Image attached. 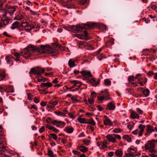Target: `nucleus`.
Returning <instances> with one entry per match:
<instances>
[{"instance_id": "obj_38", "label": "nucleus", "mask_w": 157, "mask_h": 157, "mask_svg": "<svg viewBox=\"0 0 157 157\" xmlns=\"http://www.w3.org/2000/svg\"><path fill=\"white\" fill-rule=\"evenodd\" d=\"M6 77V74L4 71L0 72V81L3 80Z\"/></svg>"}, {"instance_id": "obj_34", "label": "nucleus", "mask_w": 157, "mask_h": 157, "mask_svg": "<svg viewBox=\"0 0 157 157\" xmlns=\"http://www.w3.org/2000/svg\"><path fill=\"white\" fill-rule=\"evenodd\" d=\"M54 113L57 116L65 117L66 115L63 112H60V111L57 110L54 112Z\"/></svg>"}, {"instance_id": "obj_52", "label": "nucleus", "mask_w": 157, "mask_h": 157, "mask_svg": "<svg viewBox=\"0 0 157 157\" xmlns=\"http://www.w3.org/2000/svg\"><path fill=\"white\" fill-rule=\"evenodd\" d=\"M113 132L114 133H118L121 132V129L119 128H115L113 130Z\"/></svg>"}, {"instance_id": "obj_23", "label": "nucleus", "mask_w": 157, "mask_h": 157, "mask_svg": "<svg viewBox=\"0 0 157 157\" xmlns=\"http://www.w3.org/2000/svg\"><path fill=\"white\" fill-rule=\"evenodd\" d=\"M11 28L13 29H21V25L18 21H16L12 24Z\"/></svg>"}, {"instance_id": "obj_1", "label": "nucleus", "mask_w": 157, "mask_h": 157, "mask_svg": "<svg viewBox=\"0 0 157 157\" xmlns=\"http://www.w3.org/2000/svg\"><path fill=\"white\" fill-rule=\"evenodd\" d=\"M63 28L65 29H106L107 26L106 25L101 23H92L88 22L86 24H82L77 25L76 26H63Z\"/></svg>"}, {"instance_id": "obj_53", "label": "nucleus", "mask_w": 157, "mask_h": 157, "mask_svg": "<svg viewBox=\"0 0 157 157\" xmlns=\"http://www.w3.org/2000/svg\"><path fill=\"white\" fill-rule=\"evenodd\" d=\"M113 135L115 139L120 140L121 138V136L119 135L113 134Z\"/></svg>"}, {"instance_id": "obj_25", "label": "nucleus", "mask_w": 157, "mask_h": 157, "mask_svg": "<svg viewBox=\"0 0 157 157\" xmlns=\"http://www.w3.org/2000/svg\"><path fill=\"white\" fill-rule=\"evenodd\" d=\"M82 116H80L77 118V120L79 123L81 124H87L88 119L84 118H81Z\"/></svg>"}, {"instance_id": "obj_44", "label": "nucleus", "mask_w": 157, "mask_h": 157, "mask_svg": "<svg viewBox=\"0 0 157 157\" xmlns=\"http://www.w3.org/2000/svg\"><path fill=\"white\" fill-rule=\"evenodd\" d=\"M98 55L97 58L100 60H101L102 58H105L106 57L105 55L103 53H101L100 55Z\"/></svg>"}, {"instance_id": "obj_39", "label": "nucleus", "mask_w": 157, "mask_h": 157, "mask_svg": "<svg viewBox=\"0 0 157 157\" xmlns=\"http://www.w3.org/2000/svg\"><path fill=\"white\" fill-rule=\"evenodd\" d=\"M142 93L144 94L145 97H147L149 94L150 91L148 89H146L145 90L142 91Z\"/></svg>"}, {"instance_id": "obj_32", "label": "nucleus", "mask_w": 157, "mask_h": 157, "mask_svg": "<svg viewBox=\"0 0 157 157\" xmlns=\"http://www.w3.org/2000/svg\"><path fill=\"white\" fill-rule=\"evenodd\" d=\"M48 155L51 157L56 156V155L54 154L53 151L49 148H48Z\"/></svg>"}, {"instance_id": "obj_9", "label": "nucleus", "mask_w": 157, "mask_h": 157, "mask_svg": "<svg viewBox=\"0 0 157 157\" xmlns=\"http://www.w3.org/2000/svg\"><path fill=\"white\" fill-rule=\"evenodd\" d=\"M135 77L133 75H130L128 78L129 85H132L133 87L137 86L136 82H135Z\"/></svg>"}, {"instance_id": "obj_4", "label": "nucleus", "mask_w": 157, "mask_h": 157, "mask_svg": "<svg viewBox=\"0 0 157 157\" xmlns=\"http://www.w3.org/2000/svg\"><path fill=\"white\" fill-rule=\"evenodd\" d=\"M25 16V13L21 11L17 12L15 14V17L14 18V20L21 21L23 19Z\"/></svg>"}, {"instance_id": "obj_61", "label": "nucleus", "mask_w": 157, "mask_h": 157, "mask_svg": "<svg viewBox=\"0 0 157 157\" xmlns=\"http://www.w3.org/2000/svg\"><path fill=\"white\" fill-rule=\"evenodd\" d=\"M55 107L54 106H52V105H47V109L48 110H49L50 109H53Z\"/></svg>"}, {"instance_id": "obj_20", "label": "nucleus", "mask_w": 157, "mask_h": 157, "mask_svg": "<svg viewBox=\"0 0 157 157\" xmlns=\"http://www.w3.org/2000/svg\"><path fill=\"white\" fill-rule=\"evenodd\" d=\"M145 127L144 125L140 124L138 126V128L140 129V131L139 132L138 135L140 136H142L143 135V133L144 131V129Z\"/></svg>"}, {"instance_id": "obj_28", "label": "nucleus", "mask_w": 157, "mask_h": 157, "mask_svg": "<svg viewBox=\"0 0 157 157\" xmlns=\"http://www.w3.org/2000/svg\"><path fill=\"white\" fill-rule=\"evenodd\" d=\"M52 83L47 82L45 83H41L40 86L41 87H47V88L52 86Z\"/></svg>"}, {"instance_id": "obj_19", "label": "nucleus", "mask_w": 157, "mask_h": 157, "mask_svg": "<svg viewBox=\"0 0 157 157\" xmlns=\"http://www.w3.org/2000/svg\"><path fill=\"white\" fill-rule=\"evenodd\" d=\"M108 108L109 110H113L115 109V105L114 103L112 102L109 103L107 105L106 109Z\"/></svg>"}, {"instance_id": "obj_3", "label": "nucleus", "mask_w": 157, "mask_h": 157, "mask_svg": "<svg viewBox=\"0 0 157 157\" xmlns=\"http://www.w3.org/2000/svg\"><path fill=\"white\" fill-rule=\"evenodd\" d=\"M142 74H137L135 77L136 79H138V83L140 86H144L146 83L147 81V78L144 77H142Z\"/></svg>"}, {"instance_id": "obj_42", "label": "nucleus", "mask_w": 157, "mask_h": 157, "mask_svg": "<svg viewBox=\"0 0 157 157\" xmlns=\"http://www.w3.org/2000/svg\"><path fill=\"white\" fill-rule=\"evenodd\" d=\"M82 142L86 146H88L91 143V141L90 140L84 139L82 140Z\"/></svg>"}, {"instance_id": "obj_51", "label": "nucleus", "mask_w": 157, "mask_h": 157, "mask_svg": "<svg viewBox=\"0 0 157 157\" xmlns=\"http://www.w3.org/2000/svg\"><path fill=\"white\" fill-rule=\"evenodd\" d=\"M5 86L3 85H0V92H5Z\"/></svg>"}, {"instance_id": "obj_31", "label": "nucleus", "mask_w": 157, "mask_h": 157, "mask_svg": "<svg viewBox=\"0 0 157 157\" xmlns=\"http://www.w3.org/2000/svg\"><path fill=\"white\" fill-rule=\"evenodd\" d=\"M75 61L72 59H70L68 61V65L70 67H72L75 66Z\"/></svg>"}, {"instance_id": "obj_24", "label": "nucleus", "mask_w": 157, "mask_h": 157, "mask_svg": "<svg viewBox=\"0 0 157 157\" xmlns=\"http://www.w3.org/2000/svg\"><path fill=\"white\" fill-rule=\"evenodd\" d=\"M45 45H40V47L39 48H36V51L41 54H44L45 49Z\"/></svg>"}, {"instance_id": "obj_64", "label": "nucleus", "mask_w": 157, "mask_h": 157, "mask_svg": "<svg viewBox=\"0 0 157 157\" xmlns=\"http://www.w3.org/2000/svg\"><path fill=\"white\" fill-rule=\"evenodd\" d=\"M39 132L40 133L44 132V126H42L41 128H40Z\"/></svg>"}, {"instance_id": "obj_40", "label": "nucleus", "mask_w": 157, "mask_h": 157, "mask_svg": "<svg viewBox=\"0 0 157 157\" xmlns=\"http://www.w3.org/2000/svg\"><path fill=\"white\" fill-rule=\"evenodd\" d=\"M21 25V28L22 27L23 29H25L26 27H28L29 24L27 22H22L21 24H20Z\"/></svg>"}, {"instance_id": "obj_45", "label": "nucleus", "mask_w": 157, "mask_h": 157, "mask_svg": "<svg viewBox=\"0 0 157 157\" xmlns=\"http://www.w3.org/2000/svg\"><path fill=\"white\" fill-rule=\"evenodd\" d=\"M100 94H99V96H97V99L99 101H102L105 99V96L103 95V96H100Z\"/></svg>"}, {"instance_id": "obj_7", "label": "nucleus", "mask_w": 157, "mask_h": 157, "mask_svg": "<svg viewBox=\"0 0 157 157\" xmlns=\"http://www.w3.org/2000/svg\"><path fill=\"white\" fill-rule=\"evenodd\" d=\"M16 7L13 6H10L8 8L6 12L8 18H10L9 16L10 17V18H11L14 12L16 11Z\"/></svg>"}, {"instance_id": "obj_22", "label": "nucleus", "mask_w": 157, "mask_h": 157, "mask_svg": "<svg viewBox=\"0 0 157 157\" xmlns=\"http://www.w3.org/2000/svg\"><path fill=\"white\" fill-rule=\"evenodd\" d=\"M74 128L71 126L66 127L64 129V131L68 133H71L74 131Z\"/></svg>"}, {"instance_id": "obj_17", "label": "nucleus", "mask_w": 157, "mask_h": 157, "mask_svg": "<svg viewBox=\"0 0 157 157\" xmlns=\"http://www.w3.org/2000/svg\"><path fill=\"white\" fill-rule=\"evenodd\" d=\"M104 117L106 118V119L103 120L104 124L105 125H112L113 124V122L109 118L106 116H104Z\"/></svg>"}, {"instance_id": "obj_49", "label": "nucleus", "mask_w": 157, "mask_h": 157, "mask_svg": "<svg viewBox=\"0 0 157 157\" xmlns=\"http://www.w3.org/2000/svg\"><path fill=\"white\" fill-rule=\"evenodd\" d=\"M28 99L29 100H32L33 95L30 93H27Z\"/></svg>"}, {"instance_id": "obj_12", "label": "nucleus", "mask_w": 157, "mask_h": 157, "mask_svg": "<svg viewBox=\"0 0 157 157\" xmlns=\"http://www.w3.org/2000/svg\"><path fill=\"white\" fill-rule=\"evenodd\" d=\"M32 55L25 48V50L21 52V56L26 59H27L29 57H30Z\"/></svg>"}, {"instance_id": "obj_43", "label": "nucleus", "mask_w": 157, "mask_h": 157, "mask_svg": "<svg viewBox=\"0 0 157 157\" xmlns=\"http://www.w3.org/2000/svg\"><path fill=\"white\" fill-rule=\"evenodd\" d=\"M58 101H50L49 102V104L50 105L54 106L55 107V106L56 105L58 104Z\"/></svg>"}, {"instance_id": "obj_10", "label": "nucleus", "mask_w": 157, "mask_h": 157, "mask_svg": "<svg viewBox=\"0 0 157 157\" xmlns=\"http://www.w3.org/2000/svg\"><path fill=\"white\" fill-rule=\"evenodd\" d=\"M82 74V76L86 78V80L88 79V78L92 77V75L91 72L89 71L82 70L80 72Z\"/></svg>"}, {"instance_id": "obj_56", "label": "nucleus", "mask_w": 157, "mask_h": 157, "mask_svg": "<svg viewBox=\"0 0 157 157\" xmlns=\"http://www.w3.org/2000/svg\"><path fill=\"white\" fill-rule=\"evenodd\" d=\"M40 100L39 98L37 97H36L34 98V101L35 103H37L39 102Z\"/></svg>"}, {"instance_id": "obj_6", "label": "nucleus", "mask_w": 157, "mask_h": 157, "mask_svg": "<svg viewBox=\"0 0 157 157\" xmlns=\"http://www.w3.org/2000/svg\"><path fill=\"white\" fill-rule=\"evenodd\" d=\"M45 46L44 54H52V56H55L56 54L58 53V51H56L55 52L54 50L51 48L49 45Z\"/></svg>"}, {"instance_id": "obj_2", "label": "nucleus", "mask_w": 157, "mask_h": 157, "mask_svg": "<svg viewBox=\"0 0 157 157\" xmlns=\"http://www.w3.org/2000/svg\"><path fill=\"white\" fill-rule=\"evenodd\" d=\"M44 71L45 69L44 68L37 67L35 68H31L29 73L30 75L34 74V75H37V76L36 77V78L37 76H40L41 74L44 73Z\"/></svg>"}, {"instance_id": "obj_11", "label": "nucleus", "mask_w": 157, "mask_h": 157, "mask_svg": "<svg viewBox=\"0 0 157 157\" xmlns=\"http://www.w3.org/2000/svg\"><path fill=\"white\" fill-rule=\"evenodd\" d=\"M154 131L153 127L151 125H148L147 126V128L146 129V132L145 136L146 137L149 136L150 134Z\"/></svg>"}, {"instance_id": "obj_29", "label": "nucleus", "mask_w": 157, "mask_h": 157, "mask_svg": "<svg viewBox=\"0 0 157 157\" xmlns=\"http://www.w3.org/2000/svg\"><path fill=\"white\" fill-rule=\"evenodd\" d=\"M6 59L8 64H10V66L13 64V62L12 59V58L10 56H6Z\"/></svg>"}, {"instance_id": "obj_35", "label": "nucleus", "mask_w": 157, "mask_h": 157, "mask_svg": "<svg viewBox=\"0 0 157 157\" xmlns=\"http://www.w3.org/2000/svg\"><path fill=\"white\" fill-rule=\"evenodd\" d=\"M87 124H89L92 126H95L96 125V123L92 118L90 119H88Z\"/></svg>"}, {"instance_id": "obj_18", "label": "nucleus", "mask_w": 157, "mask_h": 157, "mask_svg": "<svg viewBox=\"0 0 157 157\" xmlns=\"http://www.w3.org/2000/svg\"><path fill=\"white\" fill-rule=\"evenodd\" d=\"M8 18L6 11L3 9H0V18Z\"/></svg>"}, {"instance_id": "obj_14", "label": "nucleus", "mask_w": 157, "mask_h": 157, "mask_svg": "<svg viewBox=\"0 0 157 157\" xmlns=\"http://www.w3.org/2000/svg\"><path fill=\"white\" fill-rule=\"evenodd\" d=\"M25 49L30 53H31V54L34 52H36V47L32 45H28Z\"/></svg>"}, {"instance_id": "obj_27", "label": "nucleus", "mask_w": 157, "mask_h": 157, "mask_svg": "<svg viewBox=\"0 0 157 157\" xmlns=\"http://www.w3.org/2000/svg\"><path fill=\"white\" fill-rule=\"evenodd\" d=\"M13 54L15 57V60L16 62L20 61L21 60V59H20L21 56V52L20 53H19L18 52H15Z\"/></svg>"}, {"instance_id": "obj_8", "label": "nucleus", "mask_w": 157, "mask_h": 157, "mask_svg": "<svg viewBox=\"0 0 157 157\" xmlns=\"http://www.w3.org/2000/svg\"><path fill=\"white\" fill-rule=\"evenodd\" d=\"M3 138L0 139V145L3 142ZM7 152V151L5 147L0 146V155H2L3 156H7L8 155L6 154Z\"/></svg>"}, {"instance_id": "obj_46", "label": "nucleus", "mask_w": 157, "mask_h": 157, "mask_svg": "<svg viewBox=\"0 0 157 157\" xmlns=\"http://www.w3.org/2000/svg\"><path fill=\"white\" fill-rule=\"evenodd\" d=\"M3 22V24L0 23V28L3 26L7 24L8 23V19H5L4 20Z\"/></svg>"}, {"instance_id": "obj_5", "label": "nucleus", "mask_w": 157, "mask_h": 157, "mask_svg": "<svg viewBox=\"0 0 157 157\" xmlns=\"http://www.w3.org/2000/svg\"><path fill=\"white\" fill-rule=\"evenodd\" d=\"M74 36H76L79 39H85L88 40L89 39V37L88 35V33L86 30H85L83 32V34H75Z\"/></svg>"}, {"instance_id": "obj_36", "label": "nucleus", "mask_w": 157, "mask_h": 157, "mask_svg": "<svg viewBox=\"0 0 157 157\" xmlns=\"http://www.w3.org/2000/svg\"><path fill=\"white\" fill-rule=\"evenodd\" d=\"M115 155L118 157H121L123 155V152L122 150H117L115 152Z\"/></svg>"}, {"instance_id": "obj_58", "label": "nucleus", "mask_w": 157, "mask_h": 157, "mask_svg": "<svg viewBox=\"0 0 157 157\" xmlns=\"http://www.w3.org/2000/svg\"><path fill=\"white\" fill-rule=\"evenodd\" d=\"M71 32L75 33H80L82 32V30H70Z\"/></svg>"}, {"instance_id": "obj_55", "label": "nucleus", "mask_w": 157, "mask_h": 157, "mask_svg": "<svg viewBox=\"0 0 157 157\" xmlns=\"http://www.w3.org/2000/svg\"><path fill=\"white\" fill-rule=\"evenodd\" d=\"M91 98L94 100L96 97V93L95 92H92L91 93Z\"/></svg>"}, {"instance_id": "obj_37", "label": "nucleus", "mask_w": 157, "mask_h": 157, "mask_svg": "<svg viewBox=\"0 0 157 157\" xmlns=\"http://www.w3.org/2000/svg\"><path fill=\"white\" fill-rule=\"evenodd\" d=\"M132 151H133L134 152H135V151L134 149L132 148H129L127 150V151L129 153V154H130V156H137V155H134V152H131Z\"/></svg>"}, {"instance_id": "obj_21", "label": "nucleus", "mask_w": 157, "mask_h": 157, "mask_svg": "<svg viewBox=\"0 0 157 157\" xmlns=\"http://www.w3.org/2000/svg\"><path fill=\"white\" fill-rule=\"evenodd\" d=\"M77 149L82 152L84 153L88 151V148L86 147L83 146H79L77 147Z\"/></svg>"}, {"instance_id": "obj_30", "label": "nucleus", "mask_w": 157, "mask_h": 157, "mask_svg": "<svg viewBox=\"0 0 157 157\" xmlns=\"http://www.w3.org/2000/svg\"><path fill=\"white\" fill-rule=\"evenodd\" d=\"M154 141V140L152 139L151 140L147 141V144L151 148H154L155 147V144Z\"/></svg>"}, {"instance_id": "obj_62", "label": "nucleus", "mask_w": 157, "mask_h": 157, "mask_svg": "<svg viewBox=\"0 0 157 157\" xmlns=\"http://www.w3.org/2000/svg\"><path fill=\"white\" fill-rule=\"evenodd\" d=\"M29 109H33L36 111L37 110V108L36 106L35 105H32L31 107L29 108Z\"/></svg>"}, {"instance_id": "obj_59", "label": "nucleus", "mask_w": 157, "mask_h": 157, "mask_svg": "<svg viewBox=\"0 0 157 157\" xmlns=\"http://www.w3.org/2000/svg\"><path fill=\"white\" fill-rule=\"evenodd\" d=\"M147 75L151 77L154 74V73L152 71H149L147 73Z\"/></svg>"}, {"instance_id": "obj_26", "label": "nucleus", "mask_w": 157, "mask_h": 157, "mask_svg": "<svg viewBox=\"0 0 157 157\" xmlns=\"http://www.w3.org/2000/svg\"><path fill=\"white\" fill-rule=\"evenodd\" d=\"M5 87V92L7 93H13L14 92L13 90V87L12 86H6Z\"/></svg>"}, {"instance_id": "obj_13", "label": "nucleus", "mask_w": 157, "mask_h": 157, "mask_svg": "<svg viewBox=\"0 0 157 157\" xmlns=\"http://www.w3.org/2000/svg\"><path fill=\"white\" fill-rule=\"evenodd\" d=\"M100 82V79L99 78L97 79V82L96 81V78H93L91 80H90V82L92 86H97L99 84Z\"/></svg>"}, {"instance_id": "obj_48", "label": "nucleus", "mask_w": 157, "mask_h": 157, "mask_svg": "<svg viewBox=\"0 0 157 157\" xmlns=\"http://www.w3.org/2000/svg\"><path fill=\"white\" fill-rule=\"evenodd\" d=\"M106 94L107 96H105V99L106 100L110 99L111 98L110 97L109 93L108 92L106 91L105 93V94L106 95Z\"/></svg>"}, {"instance_id": "obj_47", "label": "nucleus", "mask_w": 157, "mask_h": 157, "mask_svg": "<svg viewBox=\"0 0 157 157\" xmlns=\"http://www.w3.org/2000/svg\"><path fill=\"white\" fill-rule=\"evenodd\" d=\"M3 128L2 126L0 125V139L4 138V136L2 133Z\"/></svg>"}, {"instance_id": "obj_41", "label": "nucleus", "mask_w": 157, "mask_h": 157, "mask_svg": "<svg viewBox=\"0 0 157 157\" xmlns=\"http://www.w3.org/2000/svg\"><path fill=\"white\" fill-rule=\"evenodd\" d=\"M104 84L107 86H109L111 85V82L109 79H106L104 81Z\"/></svg>"}, {"instance_id": "obj_57", "label": "nucleus", "mask_w": 157, "mask_h": 157, "mask_svg": "<svg viewBox=\"0 0 157 157\" xmlns=\"http://www.w3.org/2000/svg\"><path fill=\"white\" fill-rule=\"evenodd\" d=\"M135 112L133 111H132L131 113L130 117L133 119H135L136 117H135Z\"/></svg>"}, {"instance_id": "obj_54", "label": "nucleus", "mask_w": 157, "mask_h": 157, "mask_svg": "<svg viewBox=\"0 0 157 157\" xmlns=\"http://www.w3.org/2000/svg\"><path fill=\"white\" fill-rule=\"evenodd\" d=\"M101 147H100V148L102 149H104L107 147V145H105L102 141H101Z\"/></svg>"}, {"instance_id": "obj_63", "label": "nucleus", "mask_w": 157, "mask_h": 157, "mask_svg": "<svg viewBox=\"0 0 157 157\" xmlns=\"http://www.w3.org/2000/svg\"><path fill=\"white\" fill-rule=\"evenodd\" d=\"M52 119L51 117H48L47 118L46 121L48 123H52Z\"/></svg>"}, {"instance_id": "obj_15", "label": "nucleus", "mask_w": 157, "mask_h": 157, "mask_svg": "<svg viewBox=\"0 0 157 157\" xmlns=\"http://www.w3.org/2000/svg\"><path fill=\"white\" fill-rule=\"evenodd\" d=\"M52 124L58 127H59L62 126H64L65 125V123L64 122L58 121L56 120H54L53 121H52Z\"/></svg>"}, {"instance_id": "obj_33", "label": "nucleus", "mask_w": 157, "mask_h": 157, "mask_svg": "<svg viewBox=\"0 0 157 157\" xmlns=\"http://www.w3.org/2000/svg\"><path fill=\"white\" fill-rule=\"evenodd\" d=\"M122 138L124 140H127L128 142H131L132 141L131 138L128 135H124Z\"/></svg>"}, {"instance_id": "obj_16", "label": "nucleus", "mask_w": 157, "mask_h": 157, "mask_svg": "<svg viewBox=\"0 0 157 157\" xmlns=\"http://www.w3.org/2000/svg\"><path fill=\"white\" fill-rule=\"evenodd\" d=\"M106 138L110 142L115 143L117 141L116 139L113 137V134L107 135L106 136Z\"/></svg>"}, {"instance_id": "obj_60", "label": "nucleus", "mask_w": 157, "mask_h": 157, "mask_svg": "<svg viewBox=\"0 0 157 157\" xmlns=\"http://www.w3.org/2000/svg\"><path fill=\"white\" fill-rule=\"evenodd\" d=\"M72 152L75 155H80V152L77 151L76 150H73Z\"/></svg>"}, {"instance_id": "obj_50", "label": "nucleus", "mask_w": 157, "mask_h": 157, "mask_svg": "<svg viewBox=\"0 0 157 157\" xmlns=\"http://www.w3.org/2000/svg\"><path fill=\"white\" fill-rule=\"evenodd\" d=\"M49 135L55 140H56L57 139V136L54 133H50Z\"/></svg>"}]
</instances>
